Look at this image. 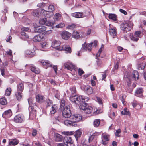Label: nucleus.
Returning a JSON list of instances; mask_svg holds the SVG:
<instances>
[{
	"mask_svg": "<svg viewBox=\"0 0 146 146\" xmlns=\"http://www.w3.org/2000/svg\"><path fill=\"white\" fill-rule=\"evenodd\" d=\"M82 50L84 51L87 50V47H86V44H83L82 45Z\"/></svg>",
	"mask_w": 146,
	"mask_h": 146,
	"instance_id": "nucleus-63",
	"label": "nucleus"
},
{
	"mask_svg": "<svg viewBox=\"0 0 146 146\" xmlns=\"http://www.w3.org/2000/svg\"><path fill=\"white\" fill-rule=\"evenodd\" d=\"M46 29V27L45 26H39L35 27L34 31L36 33H40L45 31Z\"/></svg>",
	"mask_w": 146,
	"mask_h": 146,
	"instance_id": "nucleus-17",
	"label": "nucleus"
},
{
	"mask_svg": "<svg viewBox=\"0 0 146 146\" xmlns=\"http://www.w3.org/2000/svg\"><path fill=\"white\" fill-rule=\"evenodd\" d=\"M130 38L132 40L136 42H137L139 40V38L137 37L135 35H133V34H130Z\"/></svg>",
	"mask_w": 146,
	"mask_h": 146,
	"instance_id": "nucleus-36",
	"label": "nucleus"
},
{
	"mask_svg": "<svg viewBox=\"0 0 146 146\" xmlns=\"http://www.w3.org/2000/svg\"><path fill=\"white\" fill-rule=\"evenodd\" d=\"M24 87L23 83L22 82L19 83L17 86V91L23 92Z\"/></svg>",
	"mask_w": 146,
	"mask_h": 146,
	"instance_id": "nucleus-25",
	"label": "nucleus"
},
{
	"mask_svg": "<svg viewBox=\"0 0 146 146\" xmlns=\"http://www.w3.org/2000/svg\"><path fill=\"white\" fill-rule=\"evenodd\" d=\"M58 109L57 106L55 105L52 106L50 113L51 114H54L56 112Z\"/></svg>",
	"mask_w": 146,
	"mask_h": 146,
	"instance_id": "nucleus-28",
	"label": "nucleus"
},
{
	"mask_svg": "<svg viewBox=\"0 0 146 146\" xmlns=\"http://www.w3.org/2000/svg\"><path fill=\"white\" fill-rule=\"evenodd\" d=\"M0 103L2 105H5L7 104V101L4 98L0 99Z\"/></svg>",
	"mask_w": 146,
	"mask_h": 146,
	"instance_id": "nucleus-47",
	"label": "nucleus"
},
{
	"mask_svg": "<svg viewBox=\"0 0 146 146\" xmlns=\"http://www.w3.org/2000/svg\"><path fill=\"white\" fill-rule=\"evenodd\" d=\"M143 90L141 88H138L137 89L135 92V95L138 97H141L143 92Z\"/></svg>",
	"mask_w": 146,
	"mask_h": 146,
	"instance_id": "nucleus-20",
	"label": "nucleus"
},
{
	"mask_svg": "<svg viewBox=\"0 0 146 146\" xmlns=\"http://www.w3.org/2000/svg\"><path fill=\"white\" fill-rule=\"evenodd\" d=\"M29 105H33L34 104L33 103V99L31 98H29L28 99Z\"/></svg>",
	"mask_w": 146,
	"mask_h": 146,
	"instance_id": "nucleus-56",
	"label": "nucleus"
},
{
	"mask_svg": "<svg viewBox=\"0 0 146 146\" xmlns=\"http://www.w3.org/2000/svg\"><path fill=\"white\" fill-rule=\"evenodd\" d=\"M70 100L76 104L79 105V107L80 110H83L86 114H90L92 112V108L85 103L89 100L88 97L86 98L84 96H78L74 95L72 96L70 98Z\"/></svg>",
	"mask_w": 146,
	"mask_h": 146,
	"instance_id": "nucleus-1",
	"label": "nucleus"
},
{
	"mask_svg": "<svg viewBox=\"0 0 146 146\" xmlns=\"http://www.w3.org/2000/svg\"><path fill=\"white\" fill-rule=\"evenodd\" d=\"M81 143L83 146H89L88 139H83L81 141Z\"/></svg>",
	"mask_w": 146,
	"mask_h": 146,
	"instance_id": "nucleus-31",
	"label": "nucleus"
},
{
	"mask_svg": "<svg viewBox=\"0 0 146 146\" xmlns=\"http://www.w3.org/2000/svg\"><path fill=\"white\" fill-rule=\"evenodd\" d=\"M12 90L11 88H7L5 90V94L6 95L9 96L10 95L11 92Z\"/></svg>",
	"mask_w": 146,
	"mask_h": 146,
	"instance_id": "nucleus-42",
	"label": "nucleus"
},
{
	"mask_svg": "<svg viewBox=\"0 0 146 146\" xmlns=\"http://www.w3.org/2000/svg\"><path fill=\"white\" fill-rule=\"evenodd\" d=\"M138 68L139 70L146 69V64L145 62H143L142 64H139L138 65Z\"/></svg>",
	"mask_w": 146,
	"mask_h": 146,
	"instance_id": "nucleus-32",
	"label": "nucleus"
},
{
	"mask_svg": "<svg viewBox=\"0 0 146 146\" xmlns=\"http://www.w3.org/2000/svg\"><path fill=\"white\" fill-rule=\"evenodd\" d=\"M141 33V32L140 31H136L134 33V35H136V36L138 38H139V36L140 34Z\"/></svg>",
	"mask_w": 146,
	"mask_h": 146,
	"instance_id": "nucleus-62",
	"label": "nucleus"
},
{
	"mask_svg": "<svg viewBox=\"0 0 146 146\" xmlns=\"http://www.w3.org/2000/svg\"><path fill=\"white\" fill-rule=\"evenodd\" d=\"M121 132V130L120 129H118L116 131V132L115 133V135L117 137H120L121 135H119V134H120Z\"/></svg>",
	"mask_w": 146,
	"mask_h": 146,
	"instance_id": "nucleus-55",
	"label": "nucleus"
},
{
	"mask_svg": "<svg viewBox=\"0 0 146 146\" xmlns=\"http://www.w3.org/2000/svg\"><path fill=\"white\" fill-rule=\"evenodd\" d=\"M109 32L110 35L113 38H115L117 34L116 28L114 27H113L112 28H110L109 29Z\"/></svg>",
	"mask_w": 146,
	"mask_h": 146,
	"instance_id": "nucleus-18",
	"label": "nucleus"
},
{
	"mask_svg": "<svg viewBox=\"0 0 146 146\" xmlns=\"http://www.w3.org/2000/svg\"><path fill=\"white\" fill-rule=\"evenodd\" d=\"M132 75L133 78L135 80H137L138 79L139 74L137 71H134Z\"/></svg>",
	"mask_w": 146,
	"mask_h": 146,
	"instance_id": "nucleus-29",
	"label": "nucleus"
},
{
	"mask_svg": "<svg viewBox=\"0 0 146 146\" xmlns=\"http://www.w3.org/2000/svg\"><path fill=\"white\" fill-rule=\"evenodd\" d=\"M12 115V112L10 110H9L5 111L3 114V117L6 118L10 117Z\"/></svg>",
	"mask_w": 146,
	"mask_h": 146,
	"instance_id": "nucleus-22",
	"label": "nucleus"
},
{
	"mask_svg": "<svg viewBox=\"0 0 146 146\" xmlns=\"http://www.w3.org/2000/svg\"><path fill=\"white\" fill-rule=\"evenodd\" d=\"M14 121L18 123H21L25 120V117L22 114H19L15 116L14 119Z\"/></svg>",
	"mask_w": 146,
	"mask_h": 146,
	"instance_id": "nucleus-11",
	"label": "nucleus"
},
{
	"mask_svg": "<svg viewBox=\"0 0 146 146\" xmlns=\"http://www.w3.org/2000/svg\"><path fill=\"white\" fill-rule=\"evenodd\" d=\"M22 92L17 91L15 93V95L16 98L18 100H20L22 98Z\"/></svg>",
	"mask_w": 146,
	"mask_h": 146,
	"instance_id": "nucleus-33",
	"label": "nucleus"
},
{
	"mask_svg": "<svg viewBox=\"0 0 146 146\" xmlns=\"http://www.w3.org/2000/svg\"><path fill=\"white\" fill-rule=\"evenodd\" d=\"M36 116V111H33L32 112H29V118L31 119H33L35 118Z\"/></svg>",
	"mask_w": 146,
	"mask_h": 146,
	"instance_id": "nucleus-26",
	"label": "nucleus"
},
{
	"mask_svg": "<svg viewBox=\"0 0 146 146\" xmlns=\"http://www.w3.org/2000/svg\"><path fill=\"white\" fill-rule=\"evenodd\" d=\"M63 134L66 135H74L75 133L74 131H64L63 132Z\"/></svg>",
	"mask_w": 146,
	"mask_h": 146,
	"instance_id": "nucleus-43",
	"label": "nucleus"
},
{
	"mask_svg": "<svg viewBox=\"0 0 146 146\" xmlns=\"http://www.w3.org/2000/svg\"><path fill=\"white\" fill-rule=\"evenodd\" d=\"M31 70L32 71L36 74H38L40 73L39 70L38 69H36L35 66L31 67Z\"/></svg>",
	"mask_w": 146,
	"mask_h": 146,
	"instance_id": "nucleus-39",
	"label": "nucleus"
},
{
	"mask_svg": "<svg viewBox=\"0 0 146 146\" xmlns=\"http://www.w3.org/2000/svg\"><path fill=\"white\" fill-rule=\"evenodd\" d=\"M54 139L56 141H60L62 140V136L57 133H54Z\"/></svg>",
	"mask_w": 146,
	"mask_h": 146,
	"instance_id": "nucleus-23",
	"label": "nucleus"
},
{
	"mask_svg": "<svg viewBox=\"0 0 146 146\" xmlns=\"http://www.w3.org/2000/svg\"><path fill=\"white\" fill-rule=\"evenodd\" d=\"M22 31L20 33L21 34V37L24 40H26L27 38H28L29 36L26 33L25 31H27L29 30V28H28L23 27L21 29Z\"/></svg>",
	"mask_w": 146,
	"mask_h": 146,
	"instance_id": "nucleus-9",
	"label": "nucleus"
},
{
	"mask_svg": "<svg viewBox=\"0 0 146 146\" xmlns=\"http://www.w3.org/2000/svg\"><path fill=\"white\" fill-rule=\"evenodd\" d=\"M82 12H76L72 14V16L77 18H80L82 16Z\"/></svg>",
	"mask_w": 146,
	"mask_h": 146,
	"instance_id": "nucleus-34",
	"label": "nucleus"
},
{
	"mask_svg": "<svg viewBox=\"0 0 146 146\" xmlns=\"http://www.w3.org/2000/svg\"><path fill=\"white\" fill-rule=\"evenodd\" d=\"M78 27V25L76 24H72L68 25L66 27L67 29H69L71 30H73L76 29Z\"/></svg>",
	"mask_w": 146,
	"mask_h": 146,
	"instance_id": "nucleus-27",
	"label": "nucleus"
},
{
	"mask_svg": "<svg viewBox=\"0 0 146 146\" xmlns=\"http://www.w3.org/2000/svg\"><path fill=\"white\" fill-rule=\"evenodd\" d=\"M100 120L99 119H94L93 122V125L95 127H98L99 126Z\"/></svg>",
	"mask_w": 146,
	"mask_h": 146,
	"instance_id": "nucleus-30",
	"label": "nucleus"
},
{
	"mask_svg": "<svg viewBox=\"0 0 146 146\" xmlns=\"http://www.w3.org/2000/svg\"><path fill=\"white\" fill-rule=\"evenodd\" d=\"M102 51V48H101L99 50L98 52L97 53L96 55V57H98L100 56V54Z\"/></svg>",
	"mask_w": 146,
	"mask_h": 146,
	"instance_id": "nucleus-61",
	"label": "nucleus"
},
{
	"mask_svg": "<svg viewBox=\"0 0 146 146\" xmlns=\"http://www.w3.org/2000/svg\"><path fill=\"white\" fill-rule=\"evenodd\" d=\"M47 20V19L46 18H44L40 19L39 21V23L40 24L45 25L46 22Z\"/></svg>",
	"mask_w": 146,
	"mask_h": 146,
	"instance_id": "nucleus-51",
	"label": "nucleus"
},
{
	"mask_svg": "<svg viewBox=\"0 0 146 146\" xmlns=\"http://www.w3.org/2000/svg\"><path fill=\"white\" fill-rule=\"evenodd\" d=\"M44 97L43 96L38 94L36 96V101L39 103H43L44 102Z\"/></svg>",
	"mask_w": 146,
	"mask_h": 146,
	"instance_id": "nucleus-21",
	"label": "nucleus"
},
{
	"mask_svg": "<svg viewBox=\"0 0 146 146\" xmlns=\"http://www.w3.org/2000/svg\"><path fill=\"white\" fill-rule=\"evenodd\" d=\"M121 113L123 115H130V113L129 111L127 110V108H125L124 110L121 112Z\"/></svg>",
	"mask_w": 146,
	"mask_h": 146,
	"instance_id": "nucleus-44",
	"label": "nucleus"
},
{
	"mask_svg": "<svg viewBox=\"0 0 146 146\" xmlns=\"http://www.w3.org/2000/svg\"><path fill=\"white\" fill-rule=\"evenodd\" d=\"M65 26V24L63 23H61L56 26V27L57 28H62Z\"/></svg>",
	"mask_w": 146,
	"mask_h": 146,
	"instance_id": "nucleus-54",
	"label": "nucleus"
},
{
	"mask_svg": "<svg viewBox=\"0 0 146 146\" xmlns=\"http://www.w3.org/2000/svg\"><path fill=\"white\" fill-rule=\"evenodd\" d=\"M60 44L61 42L59 41L54 40L52 41L51 47L58 50L62 51L64 48L63 46L60 45Z\"/></svg>",
	"mask_w": 146,
	"mask_h": 146,
	"instance_id": "nucleus-5",
	"label": "nucleus"
},
{
	"mask_svg": "<svg viewBox=\"0 0 146 146\" xmlns=\"http://www.w3.org/2000/svg\"><path fill=\"white\" fill-rule=\"evenodd\" d=\"M33 40L35 42H39L41 41V36L38 35L35 36L33 39Z\"/></svg>",
	"mask_w": 146,
	"mask_h": 146,
	"instance_id": "nucleus-37",
	"label": "nucleus"
},
{
	"mask_svg": "<svg viewBox=\"0 0 146 146\" xmlns=\"http://www.w3.org/2000/svg\"><path fill=\"white\" fill-rule=\"evenodd\" d=\"M64 49L62 50H64L66 53H71V50L70 47L65 46L63 47Z\"/></svg>",
	"mask_w": 146,
	"mask_h": 146,
	"instance_id": "nucleus-45",
	"label": "nucleus"
},
{
	"mask_svg": "<svg viewBox=\"0 0 146 146\" xmlns=\"http://www.w3.org/2000/svg\"><path fill=\"white\" fill-rule=\"evenodd\" d=\"M96 57V58L97 59L96 60L97 65L98 66H101L102 63V58H98Z\"/></svg>",
	"mask_w": 146,
	"mask_h": 146,
	"instance_id": "nucleus-41",
	"label": "nucleus"
},
{
	"mask_svg": "<svg viewBox=\"0 0 146 146\" xmlns=\"http://www.w3.org/2000/svg\"><path fill=\"white\" fill-rule=\"evenodd\" d=\"M92 44L93 43H90L88 46L87 47V49H88V50L89 51H90L92 49Z\"/></svg>",
	"mask_w": 146,
	"mask_h": 146,
	"instance_id": "nucleus-58",
	"label": "nucleus"
},
{
	"mask_svg": "<svg viewBox=\"0 0 146 146\" xmlns=\"http://www.w3.org/2000/svg\"><path fill=\"white\" fill-rule=\"evenodd\" d=\"M65 68L67 69L72 71L73 69L75 70L76 68V66L72 63L70 61H68L64 64Z\"/></svg>",
	"mask_w": 146,
	"mask_h": 146,
	"instance_id": "nucleus-12",
	"label": "nucleus"
},
{
	"mask_svg": "<svg viewBox=\"0 0 146 146\" xmlns=\"http://www.w3.org/2000/svg\"><path fill=\"white\" fill-rule=\"evenodd\" d=\"M78 74L79 76H81L84 73V72L81 68H79L78 71Z\"/></svg>",
	"mask_w": 146,
	"mask_h": 146,
	"instance_id": "nucleus-57",
	"label": "nucleus"
},
{
	"mask_svg": "<svg viewBox=\"0 0 146 146\" xmlns=\"http://www.w3.org/2000/svg\"><path fill=\"white\" fill-rule=\"evenodd\" d=\"M33 105H29V112H32L33 111H36L35 110H34V108L33 107Z\"/></svg>",
	"mask_w": 146,
	"mask_h": 146,
	"instance_id": "nucleus-59",
	"label": "nucleus"
},
{
	"mask_svg": "<svg viewBox=\"0 0 146 146\" xmlns=\"http://www.w3.org/2000/svg\"><path fill=\"white\" fill-rule=\"evenodd\" d=\"M108 17L109 18L114 21L117 20V16L115 14H109Z\"/></svg>",
	"mask_w": 146,
	"mask_h": 146,
	"instance_id": "nucleus-35",
	"label": "nucleus"
},
{
	"mask_svg": "<svg viewBox=\"0 0 146 146\" xmlns=\"http://www.w3.org/2000/svg\"><path fill=\"white\" fill-rule=\"evenodd\" d=\"M36 55V53L34 50H27L25 52V56L27 57L31 58Z\"/></svg>",
	"mask_w": 146,
	"mask_h": 146,
	"instance_id": "nucleus-13",
	"label": "nucleus"
},
{
	"mask_svg": "<svg viewBox=\"0 0 146 146\" xmlns=\"http://www.w3.org/2000/svg\"><path fill=\"white\" fill-rule=\"evenodd\" d=\"M108 115L109 117L112 119H114L115 118V112L111 111L109 112Z\"/></svg>",
	"mask_w": 146,
	"mask_h": 146,
	"instance_id": "nucleus-40",
	"label": "nucleus"
},
{
	"mask_svg": "<svg viewBox=\"0 0 146 146\" xmlns=\"http://www.w3.org/2000/svg\"><path fill=\"white\" fill-rule=\"evenodd\" d=\"M64 143L66 146H74V144L72 138L69 136L64 137Z\"/></svg>",
	"mask_w": 146,
	"mask_h": 146,
	"instance_id": "nucleus-7",
	"label": "nucleus"
},
{
	"mask_svg": "<svg viewBox=\"0 0 146 146\" xmlns=\"http://www.w3.org/2000/svg\"><path fill=\"white\" fill-rule=\"evenodd\" d=\"M48 11H47L44 9H42L41 12L44 15L48 17V14L52 13L51 12L55 10L54 6L52 5H50L48 7Z\"/></svg>",
	"mask_w": 146,
	"mask_h": 146,
	"instance_id": "nucleus-8",
	"label": "nucleus"
},
{
	"mask_svg": "<svg viewBox=\"0 0 146 146\" xmlns=\"http://www.w3.org/2000/svg\"><path fill=\"white\" fill-rule=\"evenodd\" d=\"M39 11H38V9H37L33 10L32 13V15L34 16H35L39 15Z\"/></svg>",
	"mask_w": 146,
	"mask_h": 146,
	"instance_id": "nucleus-52",
	"label": "nucleus"
},
{
	"mask_svg": "<svg viewBox=\"0 0 146 146\" xmlns=\"http://www.w3.org/2000/svg\"><path fill=\"white\" fill-rule=\"evenodd\" d=\"M71 36L74 39H80L85 37V33L84 32H81L80 33L75 30L73 31Z\"/></svg>",
	"mask_w": 146,
	"mask_h": 146,
	"instance_id": "nucleus-6",
	"label": "nucleus"
},
{
	"mask_svg": "<svg viewBox=\"0 0 146 146\" xmlns=\"http://www.w3.org/2000/svg\"><path fill=\"white\" fill-rule=\"evenodd\" d=\"M82 116L80 114H76L70 116V118L74 119L73 122H77L80 121L82 119Z\"/></svg>",
	"mask_w": 146,
	"mask_h": 146,
	"instance_id": "nucleus-19",
	"label": "nucleus"
},
{
	"mask_svg": "<svg viewBox=\"0 0 146 146\" xmlns=\"http://www.w3.org/2000/svg\"><path fill=\"white\" fill-rule=\"evenodd\" d=\"M99 134V133L96 132L90 136L88 139L89 146H96L97 143V137Z\"/></svg>",
	"mask_w": 146,
	"mask_h": 146,
	"instance_id": "nucleus-2",
	"label": "nucleus"
},
{
	"mask_svg": "<svg viewBox=\"0 0 146 146\" xmlns=\"http://www.w3.org/2000/svg\"><path fill=\"white\" fill-rule=\"evenodd\" d=\"M46 106L48 107L50 106L52 104V102L51 100L48 99L46 100Z\"/></svg>",
	"mask_w": 146,
	"mask_h": 146,
	"instance_id": "nucleus-48",
	"label": "nucleus"
},
{
	"mask_svg": "<svg viewBox=\"0 0 146 146\" xmlns=\"http://www.w3.org/2000/svg\"><path fill=\"white\" fill-rule=\"evenodd\" d=\"M126 84L127 85L128 87L130 86L131 84V82L129 78H127L126 80Z\"/></svg>",
	"mask_w": 146,
	"mask_h": 146,
	"instance_id": "nucleus-60",
	"label": "nucleus"
},
{
	"mask_svg": "<svg viewBox=\"0 0 146 146\" xmlns=\"http://www.w3.org/2000/svg\"><path fill=\"white\" fill-rule=\"evenodd\" d=\"M73 121H71L68 120H66L64 121V124L67 126L71 125Z\"/></svg>",
	"mask_w": 146,
	"mask_h": 146,
	"instance_id": "nucleus-50",
	"label": "nucleus"
},
{
	"mask_svg": "<svg viewBox=\"0 0 146 146\" xmlns=\"http://www.w3.org/2000/svg\"><path fill=\"white\" fill-rule=\"evenodd\" d=\"M54 23V21H48L46 20L45 25L48 26H52Z\"/></svg>",
	"mask_w": 146,
	"mask_h": 146,
	"instance_id": "nucleus-46",
	"label": "nucleus"
},
{
	"mask_svg": "<svg viewBox=\"0 0 146 146\" xmlns=\"http://www.w3.org/2000/svg\"><path fill=\"white\" fill-rule=\"evenodd\" d=\"M72 34L70 32L66 31H64L61 33L62 38L65 40L68 39L71 36Z\"/></svg>",
	"mask_w": 146,
	"mask_h": 146,
	"instance_id": "nucleus-14",
	"label": "nucleus"
},
{
	"mask_svg": "<svg viewBox=\"0 0 146 146\" xmlns=\"http://www.w3.org/2000/svg\"><path fill=\"white\" fill-rule=\"evenodd\" d=\"M71 114L70 107L69 105L66 106L62 112V116L64 117L68 118L70 117Z\"/></svg>",
	"mask_w": 146,
	"mask_h": 146,
	"instance_id": "nucleus-4",
	"label": "nucleus"
},
{
	"mask_svg": "<svg viewBox=\"0 0 146 146\" xmlns=\"http://www.w3.org/2000/svg\"><path fill=\"white\" fill-rule=\"evenodd\" d=\"M81 135L82 132L79 129L75 132L74 135L77 141H78V139L80 137Z\"/></svg>",
	"mask_w": 146,
	"mask_h": 146,
	"instance_id": "nucleus-24",
	"label": "nucleus"
},
{
	"mask_svg": "<svg viewBox=\"0 0 146 146\" xmlns=\"http://www.w3.org/2000/svg\"><path fill=\"white\" fill-rule=\"evenodd\" d=\"M132 26L131 24L129 25L126 22H123L120 25V28L123 33H127L131 30Z\"/></svg>",
	"mask_w": 146,
	"mask_h": 146,
	"instance_id": "nucleus-3",
	"label": "nucleus"
},
{
	"mask_svg": "<svg viewBox=\"0 0 146 146\" xmlns=\"http://www.w3.org/2000/svg\"><path fill=\"white\" fill-rule=\"evenodd\" d=\"M65 101L63 99H62L60 101V108H63L64 106H65Z\"/></svg>",
	"mask_w": 146,
	"mask_h": 146,
	"instance_id": "nucleus-53",
	"label": "nucleus"
},
{
	"mask_svg": "<svg viewBox=\"0 0 146 146\" xmlns=\"http://www.w3.org/2000/svg\"><path fill=\"white\" fill-rule=\"evenodd\" d=\"M61 15L59 13H56L54 16V19L57 20H59L61 18Z\"/></svg>",
	"mask_w": 146,
	"mask_h": 146,
	"instance_id": "nucleus-49",
	"label": "nucleus"
},
{
	"mask_svg": "<svg viewBox=\"0 0 146 146\" xmlns=\"http://www.w3.org/2000/svg\"><path fill=\"white\" fill-rule=\"evenodd\" d=\"M110 136L108 134H104L102 135V143L104 145H106L107 141L109 140Z\"/></svg>",
	"mask_w": 146,
	"mask_h": 146,
	"instance_id": "nucleus-16",
	"label": "nucleus"
},
{
	"mask_svg": "<svg viewBox=\"0 0 146 146\" xmlns=\"http://www.w3.org/2000/svg\"><path fill=\"white\" fill-rule=\"evenodd\" d=\"M81 88L88 94H91L93 92L92 88L89 86L84 85L81 86Z\"/></svg>",
	"mask_w": 146,
	"mask_h": 146,
	"instance_id": "nucleus-10",
	"label": "nucleus"
},
{
	"mask_svg": "<svg viewBox=\"0 0 146 146\" xmlns=\"http://www.w3.org/2000/svg\"><path fill=\"white\" fill-rule=\"evenodd\" d=\"M45 5V3H41L39 4H38L37 5V6L38 7H44Z\"/></svg>",
	"mask_w": 146,
	"mask_h": 146,
	"instance_id": "nucleus-64",
	"label": "nucleus"
},
{
	"mask_svg": "<svg viewBox=\"0 0 146 146\" xmlns=\"http://www.w3.org/2000/svg\"><path fill=\"white\" fill-rule=\"evenodd\" d=\"M40 62L44 68L46 69L48 67L52 66V64L51 62L48 60H42Z\"/></svg>",
	"mask_w": 146,
	"mask_h": 146,
	"instance_id": "nucleus-15",
	"label": "nucleus"
},
{
	"mask_svg": "<svg viewBox=\"0 0 146 146\" xmlns=\"http://www.w3.org/2000/svg\"><path fill=\"white\" fill-rule=\"evenodd\" d=\"M19 143V141L16 139H13L10 141L9 143V145H12L14 146L17 145Z\"/></svg>",
	"mask_w": 146,
	"mask_h": 146,
	"instance_id": "nucleus-38",
	"label": "nucleus"
}]
</instances>
